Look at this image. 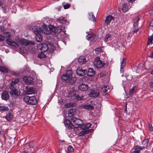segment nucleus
<instances>
[{
  "mask_svg": "<svg viewBox=\"0 0 153 153\" xmlns=\"http://www.w3.org/2000/svg\"><path fill=\"white\" fill-rule=\"evenodd\" d=\"M33 144V142H30L29 145V146H30L29 148L28 149V151H23L22 153H32L33 152V149H31V151L30 152L29 151V150H30L31 148H33V146L32 145Z\"/></svg>",
  "mask_w": 153,
  "mask_h": 153,
  "instance_id": "24",
  "label": "nucleus"
},
{
  "mask_svg": "<svg viewBox=\"0 0 153 153\" xmlns=\"http://www.w3.org/2000/svg\"><path fill=\"white\" fill-rule=\"evenodd\" d=\"M138 28L135 29L134 30H133V32L134 33H136L138 31Z\"/></svg>",
  "mask_w": 153,
  "mask_h": 153,
  "instance_id": "58",
  "label": "nucleus"
},
{
  "mask_svg": "<svg viewBox=\"0 0 153 153\" xmlns=\"http://www.w3.org/2000/svg\"><path fill=\"white\" fill-rule=\"evenodd\" d=\"M109 91L107 86H102L101 88V93L103 96H107Z\"/></svg>",
  "mask_w": 153,
  "mask_h": 153,
  "instance_id": "11",
  "label": "nucleus"
},
{
  "mask_svg": "<svg viewBox=\"0 0 153 153\" xmlns=\"http://www.w3.org/2000/svg\"><path fill=\"white\" fill-rule=\"evenodd\" d=\"M108 63L107 61H102L100 60L99 57H96L94 62V65L97 68H105L108 65Z\"/></svg>",
  "mask_w": 153,
  "mask_h": 153,
  "instance_id": "1",
  "label": "nucleus"
},
{
  "mask_svg": "<svg viewBox=\"0 0 153 153\" xmlns=\"http://www.w3.org/2000/svg\"><path fill=\"white\" fill-rule=\"evenodd\" d=\"M23 81L26 83L29 84H33L34 83V79L30 76H25L23 78Z\"/></svg>",
  "mask_w": 153,
  "mask_h": 153,
  "instance_id": "6",
  "label": "nucleus"
},
{
  "mask_svg": "<svg viewBox=\"0 0 153 153\" xmlns=\"http://www.w3.org/2000/svg\"><path fill=\"white\" fill-rule=\"evenodd\" d=\"M87 134V131H81L79 134V136H83Z\"/></svg>",
  "mask_w": 153,
  "mask_h": 153,
  "instance_id": "47",
  "label": "nucleus"
},
{
  "mask_svg": "<svg viewBox=\"0 0 153 153\" xmlns=\"http://www.w3.org/2000/svg\"><path fill=\"white\" fill-rule=\"evenodd\" d=\"M151 74L152 75H153V70L151 72Z\"/></svg>",
  "mask_w": 153,
  "mask_h": 153,
  "instance_id": "62",
  "label": "nucleus"
},
{
  "mask_svg": "<svg viewBox=\"0 0 153 153\" xmlns=\"http://www.w3.org/2000/svg\"><path fill=\"white\" fill-rule=\"evenodd\" d=\"M99 94V92L97 91L92 90L90 92L88 96L91 97H98Z\"/></svg>",
  "mask_w": 153,
  "mask_h": 153,
  "instance_id": "14",
  "label": "nucleus"
},
{
  "mask_svg": "<svg viewBox=\"0 0 153 153\" xmlns=\"http://www.w3.org/2000/svg\"><path fill=\"white\" fill-rule=\"evenodd\" d=\"M71 121H72L74 124V129H77L78 128H80L81 129L82 128H83L82 126L83 123L82 120L79 119L75 117H73L71 119Z\"/></svg>",
  "mask_w": 153,
  "mask_h": 153,
  "instance_id": "3",
  "label": "nucleus"
},
{
  "mask_svg": "<svg viewBox=\"0 0 153 153\" xmlns=\"http://www.w3.org/2000/svg\"><path fill=\"white\" fill-rule=\"evenodd\" d=\"M145 148L144 146H140L138 145L136 146L134 148V150L131 153H140V151Z\"/></svg>",
  "mask_w": 153,
  "mask_h": 153,
  "instance_id": "16",
  "label": "nucleus"
},
{
  "mask_svg": "<svg viewBox=\"0 0 153 153\" xmlns=\"http://www.w3.org/2000/svg\"><path fill=\"white\" fill-rule=\"evenodd\" d=\"M15 40L19 44L22 45H24L26 46L29 45L30 44L33 45L35 44V43L34 42L29 41L25 39H22L20 38H17V39H16Z\"/></svg>",
  "mask_w": 153,
  "mask_h": 153,
  "instance_id": "5",
  "label": "nucleus"
},
{
  "mask_svg": "<svg viewBox=\"0 0 153 153\" xmlns=\"http://www.w3.org/2000/svg\"><path fill=\"white\" fill-rule=\"evenodd\" d=\"M2 7L4 10L7 9V7L5 6H2Z\"/></svg>",
  "mask_w": 153,
  "mask_h": 153,
  "instance_id": "60",
  "label": "nucleus"
},
{
  "mask_svg": "<svg viewBox=\"0 0 153 153\" xmlns=\"http://www.w3.org/2000/svg\"><path fill=\"white\" fill-rule=\"evenodd\" d=\"M13 115L11 112L9 113L5 116L4 117L8 121H10L13 117Z\"/></svg>",
  "mask_w": 153,
  "mask_h": 153,
  "instance_id": "22",
  "label": "nucleus"
},
{
  "mask_svg": "<svg viewBox=\"0 0 153 153\" xmlns=\"http://www.w3.org/2000/svg\"><path fill=\"white\" fill-rule=\"evenodd\" d=\"M4 134V130L1 128V127H0V137L3 136Z\"/></svg>",
  "mask_w": 153,
  "mask_h": 153,
  "instance_id": "49",
  "label": "nucleus"
},
{
  "mask_svg": "<svg viewBox=\"0 0 153 153\" xmlns=\"http://www.w3.org/2000/svg\"><path fill=\"white\" fill-rule=\"evenodd\" d=\"M67 149L68 152H72L74 151V148L71 146H69Z\"/></svg>",
  "mask_w": 153,
  "mask_h": 153,
  "instance_id": "45",
  "label": "nucleus"
},
{
  "mask_svg": "<svg viewBox=\"0 0 153 153\" xmlns=\"http://www.w3.org/2000/svg\"><path fill=\"white\" fill-rule=\"evenodd\" d=\"M75 103L74 102H69L66 104L65 107L66 108H69L75 105Z\"/></svg>",
  "mask_w": 153,
  "mask_h": 153,
  "instance_id": "31",
  "label": "nucleus"
},
{
  "mask_svg": "<svg viewBox=\"0 0 153 153\" xmlns=\"http://www.w3.org/2000/svg\"><path fill=\"white\" fill-rule=\"evenodd\" d=\"M25 92L27 94H35V91L34 88L31 87H26L25 88Z\"/></svg>",
  "mask_w": 153,
  "mask_h": 153,
  "instance_id": "17",
  "label": "nucleus"
},
{
  "mask_svg": "<svg viewBox=\"0 0 153 153\" xmlns=\"http://www.w3.org/2000/svg\"><path fill=\"white\" fill-rule=\"evenodd\" d=\"M150 44H153V34L151 36H150L148 40L147 45H149Z\"/></svg>",
  "mask_w": 153,
  "mask_h": 153,
  "instance_id": "36",
  "label": "nucleus"
},
{
  "mask_svg": "<svg viewBox=\"0 0 153 153\" xmlns=\"http://www.w3.org/2000/svg\"><path fill=\"white\" fill-rule=\"evenodd\" d=\"M111 37V35L109 34H107L105 38L104 39V41L105 42H107L108 41V39H109Z\"/></svg>",
  "mask_w": 153,
  "mask_h": 153,
  "instance_id": "46",
  "label": "nucleus"
},
{
  "mask_svg": "<svg viewBox=\"0 0 153 153\" xmlns=\"http://www.w3.org/2000/svg\"><path fill=\"white\" fill-rule=\"evenodd\" d=\"M65 74L70 78L72 74V71L71 70L66 71Z\"/></svg>",
  "mask_w": 153,
  "mask_h": 153,
  "instance_id": "43",
  "label": "nucleus"
},
{
  "mask_svg": "<svg viewBox=\"0 0 153 153\" xmlns=\"http://www.w3.org/2000/svg\"><path fill=\"white\" fill-rule=\"evenodd\" d=\"M19 79H15L14 81H13L10 84V85L15 86V85L18 83V82H19Z\"/></svg>",
  "mask_w": 153,
  "mask_h": 153,
  "instance_id": "41",
  "label": "nucleus"
},
{
  "mask_svg": "<svg viewBox=\"0 0 153 153\" xmlns=\"http://www.w3.org/2000/svg\"><path fill=\"white\" fill-rule=\"evenodd\" d=\"M78 60V63L80 65L85 64L86 62L85 57L84 56H80Z\"/></svg>",
  "mask_w": 153,
  "mask_h": 153,
  "instance_id": "20",
  "label": "nucleus"
},
{
  "mask_svg": "<svg viewBox=\"0 0 153 153\" xmlns=\"http://www.w3.org/2000/svg\"><path fill=\"white\" fill-rule=\"evenodd\" d=\"M126 63V58H123L121 62V66L125 67Z\"/></svg>",
  "mask_w": 153,
  "mask_h": 153,
  "instance_id": "37",
  "label": "nucleus"
},
{
  "mask_svg": "<svg viewBox=\"0 0 153 153\" xmlns=\"http://www.w3.org/2000/svg\"><path fill=\"white\" fill-rule=\"evenodd\" d=\"M33 30L34 33L36 34H40L41 33V28L37 26L34 27Z\"/></svg>",
  "mask_w": 153,
  "mask_h": 153,
  "instance_id": "21",
  "label": "nucleus"
},
{
  "mask_svg": "<svg viewBox=\"0 0 153 153\" xmlns=\"http://www.w3.org/2000/svg\"><path fill=\"white\" fill-rule=\"evenodd\" d=\"M68 112L69 116L71 117L74 115V110L73 109H70Z\"/></svg>",
  "mask_w": 153,
  "mask_h": 153,
  "instance_id": "40",
  "label": "nucleus"
},
{
  "mask_svg": "<svg viewBox=\"0 0 153 153\" xmlns=\"http://www.w3.org/2000/svg\"><path fill=\"white\" fill-rule=\"evenodd\" d=\"M9 95L8 92L6 91L2 92L1 94V98L3 100H7L9 98Z\"/></svg>",
  "mask_w": 153,
  "mask_h": 153,
  "instance_id": "15",
  "label": "nucleus"
},
{
  "mask_svg": "<svg viewBox=\"0 0 153 153\" xmlns=\"http://www.w3.org/2000/svg\"><path fill=\"white\" fill-rule=\"evenodd\" d=\"M137 92V88L136 87H133L130 90L129 94L130 95H132L135 93Z\"/></svg>",
  "mask_w": 153,
  "mask_h": 153,
  "instance_id": "32",
  "label": "nucleus"
},
{
  "mask_svg": "<svg viewBox=\"0 0 153 153\" xmlns=\"http://www.w3.org/2000/svg\"><path fill=\"white\" fill-rule=\"evenodd\" d=\"M74 95V98H75V99L77 100H80L82 99V98L83 97V96L81 94V93L79 92L77 95H76L74 94H73Z\"/></svg>",
  "mask_w": 153,
  "mask_h": 153,
  "instance_id": "26",
  "label": "nucleus"
},
{
  "mask_svg": "<svg viewBox=\"0 0 153 153\" xmlns=\"http://www.w3.org/2000/svg\"><path fill=\"white\" fill-rule=\"evenodd\" d=\"M4 36L7 38H9L11 36V34L9 32H4Z\"/></svg>",
  "mask_w": 153,
  "mask_h": 153,
  "instance_id": "44",
  "label": "nucleus"
},
{
  "mask_svg": "<svg viewBox=\"0 0 153 153\" xmlns=\"http://www.w3.org/2000/svg\"><path fill=\"white\" fill-rule=\"evenodd\" d=\"M150 87L151 88H153V79H152L149 82Z\"/></svg>",
  "mask_w": 153,
  "mask_h": 153,
  "instance_id": "53",
  "label": "nucleus"
},
{
  "mask_svg": "<svg viewBox=\"0 0 153 153\" xmlns=\"http://www.w3.org/2000/svg\"><path fill=\"white\" fill-rule=\"evenodd\" d=\"M64 3L63 4L64 8L65 9H67L70 7L71 5L69 4H64Z\"/></svg>",
  "mask_w": 153,
  "mask_h": 153,
  "instance_id": "48",
  "label": "nucleus"
},
{
  "mask_svg": "<svg viewBox=\"0 0 153 153\" xmlns=\"http://www.w3.org/2000/svg\"><path fill=\"white\" fill-rule=\"evenodd\" d=\"M0 71L4 73H7L8 72V69L4 67L0 66Z\"/></svg>",
  "mask_w": 153,
  "mask_h": 153,
  "instance_id": "35",
  "label": "nucleus"
},
{
  "mask_svg": "<svg viewBox=\"0 0 153 153\" xmlns=\"http://www.w3.org/2000/svg\"><path fill=\"white\" fill-rule=\"evenodd\" d=\"M76 74L79 76H84L87 73V71L85 70H83L82 68H79L76 71Z\"/></svg>",
  "mask_w": 153,
  "mask_h": 153,
  "instance_id": "10",
  "label": "nucleus"
},
{
  "mask_svg": "<svg viewBox=\"0 0 153 153\" xmlns=\"http://www.w3.org/2000/svg\"><path fill=\"white\" fill-rule=\"evenodd\" d=\"M151 58H153V51H152L150 54L149 56Z\"/></svg>",
  "mask_w": 153,
  "mask_h": 153,
  "instance_id": "56",
  "label": "nucleus"
},
{
  "mask_svg": "<svg viewBox=\"0 0 153 153\" xmlns=\"http://www.w3.org/2000/svg\"><path fill=\"white\" fill-rule=\"evenodd\" d=\"M23 100L27 104L35 105L37 103L36 99L34 97L26 96L24 97Z\"/></svg>",
  "mask_w": 153,
  "mask_h": 153,
  "instance_id": "4",
  "label": "nucleus"
},
{
  "mask_svg": "<svg viewBox=\"0 0 153 153\" xmlns=\"http://www.w3.org/2000/svg\"><path fill=\"white\" fill-rule=\"evenodd\" d=\"M114 18L111 16L109 15L106 18L105 20L104 25H109V23Z\"/></svg>",
  "mask_w": 153,
  "mask_h": 153,
  "instance_id": "18",
  "label": "nucleus"
},
{
  "mask_svg": "<svg viewBox=\"0 0 153 153\" xmlns=\"http://www.w3.org/2000/svg\"><path fill=\"white\" fill-rule=\"evenodd\" d=\"M41 32L45 34H49L55 31V27L54 26L50 25L48 27L47 25H43L41 28Z\"/></svg>",
  "mask_w": 153,
  "mask_h": 153,
  "instance_id": "2",
  "label": "nucleus"
},
{
  "mask_svg": "<svg viewBox=\"0 0 153 153\" xmlns=\"http://www.w3.org/2000/svg\"><path fill=\"white\" fill-rule=\"evenodd\" d=\"M45 55L43 53H39L38 54V57L40 58H42L45 57Z\"/></svg>",
  "mask_w": 153,
  "mask_h": 153,
  "instance_id": "50",
  "label": "nucleus"
},
{
  "mask_svg": "<svg viewBox=\"0 0 153 153\" xmlns=\"http://www.w3.org/2000/svg\"><path fill=\"white\" fill-rule=\"evenodd\" d=\"M36 39L37 42H40L42 41V36L40 34H36Z\"/></svg>",
  "mask_w": 153,
  "mask_h": 153,
  "instance_id": "30",
  "label": "nucleus"
},
{
  "mask_svg": "<svg viewBox=\"0 0 153 153\" xmlns=\"http://www.w3.org/2000/svg\"><path fill=\"white\" fill-rule=\"evenodd\" d=\"M67 20L65 17H61L59 19H57V21L60 23H63L66 22Z\"/></svg>",
  "mask_w": 153,
  "mask_h": 153,
  "instance_id": "29",
  "label": "nucleus"
},
{
  "mask_svg": "<svg viewBox=\"0 0 153 153\" xmlns=\"http://www.w3.org/2000/svg\"><path fill=\"white\" fill-rule=\"evenodd\" d=\"M95 72L93 68H88L87 75L89 76H92L94 75Z\"/></svg>",
  "mask_w": 153,
  "mask_h": 153,
  "instance_id": "23",
  "label": "nucleus"
},
{
  "mask_svg": "<svg viewBox=\"0 0 153 153\" xmlns=\"http://www.w3.org/2000/svg\"><path fill=\"white\" fill-rule=\"evenodd\" d=\"M59 102L61 104H62L64 103V100L62 99H59Z\"/></svg>",
  "mask_w": 153,
  "mask_h": 153,
  "instance_id": "54",
  "label": "nucleus"
},
{
  "mask_svg": "<svg viewBox=\"0 0 153 153\" xmlns=\"http://www.w3.org/2000/svg\"><path fill=\"white\" fill-rule=\"evenodd\" d=\"M6 41L7 43L10 45L13 46L16 48L19 47V45L15 41H13L10 39H7Z\"/></svg>",
  "mask_w": 153,
  "mask_h": 153,
  "instance_id": "12",
  "label": "nucleus"
},
{
  "mask_svg": "<svg viewBox=\"0 0 153 153\" xmlns=\"http://www.w3.org/2000/svg\"><path fill=\"white\" fill-rule=\"evenodd\" d=\"M117 42V41L116 40H114V43H116Z\"/></svg>",
  "mask_w": 153,
  "mask_h": 153,
  "instance_id": "63",
  "label": "nucleus"
},
{
  "mask_svg": "<svg viewBox=\"0 0 153 153\" xmlns=\"http://www.w3.org/2000/svg\"><path fill=\"white\" fill-rule=\"evenodd\" d=\"M1 1H0V5H1Z\"/></svg>",
  "mask_w": 153,
  "mask_h": 153,
  "instance_id": "64",
  "label": "nucleus"
},
{
  "mask_svg": "<svg viewBox=\"0 0 153 153\" xmlns=\"http://www.w3.org/2000/svg\"><path fill=\"white\" fill-rule=\"evenodd\" d=\"M88 18L89 20L93 21H96V19L92 12H90L88 13Z\"/></svg>",
  "mask_w": 153,
  "mask_h": 153,
  "instance_id": "27",
  "label": "nucleus"
},
{
  "mask_svg": "<svg viewBox=\"0 0 153 153\" xmlns=\"http://www.w3.org/2000/svg\"><path fill=\"white\" fill-rule=\"evenodd\" d=\"M139 20L140 19L137 16L134 17L133 19V25L134 27H137L138 26V22Z\"/></svg>",
  "mask_w": 153,
  "mask_h": 153,
  "instance_id": "25",
  "label": "nucleus"
},
{
  "mask_svg": "<svg viewBox=\"0 0 153 153\" xmlns=\"http://www.w3.org/2000/svg\"><path fill=\"white\" fill-rule=\"evenodd\" d=\"M5 39V38L3 36L0 35V42L4 41Z\"/></svg>",
  "mask_w": 153,
  "mask_h": 153,
  "instance_id": "52",
  "label": "nucleus"
},
{
  "mask_svg": "<svg viewBox=\"0 0 153 153\" xmlns=\"http://www.w3.org/2000/svg\"><path fill=\"white\" fill-rule=\"evenodd\" d=\"M125 67H121V66L120 67V71L121 73H123V72L124 71V70H123V68H125Z\"/></svg>",
  "mask_w": 153,
  "mask_h": 153,
  "instance_id": "55",
  "label": "nucleus"
},
{
  "mask_svg": "<svg viewBox=\"0 0 153 153\" xmlns=\"http://www.w3.org/2000/svg\"><path fill=\"white\" fill-rule=\"evenodd\" d=\"M88 33L89 32H88L87 33L88 35L86 36L87 40L92 42L96 41L97 39V36L94 34L90 33Z\"/></svg>",
  "mask_w": 153,
  "mask_h": 153,
  "instance_id": "9",
  "label": "nucleus"
},
{
  "mask_svg": "<svg viewBox=\"0 0 153 153\" xmlns=\"http://www.w3.org/2000/svg\"><path fill=\"white\" fill-rule=\"evenodd\" d=\"M91 126V124L89 123H87V124H85V125H83V124L82 125V126H83V127H84L83 128H82L81 129H83L84 130H86V129H88L89 128L90 126Z\"/></svg>",
  "mask_w": 153,
  "mask_h": 153,
  "instance_id": "34",
  "label": "nucleus"
},
{
  "mask_svg": "<svg viewBox=\"0 0 153 153\" xmlns=\"http://www.w3.org/2000/svg\"><path fill=\"white\" fill-rule=\"evenodd\" d=\"M0 153H4V151L1 148H0Z\"/></svg>",
  "mask_w": 153,
  "mask_h": 153,
  "instance_id": "57",
  "label": "nucleus"
},
{
  "mask_svg": "<svg viewBox=\"0 0 153 153\" xmlns=\"http://www.w3.org/2000/svg\"><path fill=\"white\" fill-rule=\"evenodd\" d=\"M149 130L151 131L152 132L153 131V127L152 126V125L151 124H149Z\"/></svg>",
  "mask_w": 153,
  "mask_h": 153,
  "instance_id": "51",
  "label": "nucleus"
},
{
  "mask_svg": "<svg viewBox=\"0 0 153 153\" xmlns=\"http://www.w3.org/2000/svg\"><path fill=\"white\" fill-rule=\"evenodd\" d=\"M88 88V85L82 84L79 85L78 88L82 91H85L87 90Z\"/></svg>",
  "mask_w": 153,
  "mask_h": 153,
  "instance_id": "19",
  "label": "nucleus"
},
{
  "mask_svg": "<svg viewBox=\"0 0 153 153\" xmlns=\"http://www.w3.org/2000/svg\"><path fill=\"white\" fill-rule=\"evenodd\" d=\"M10 94L16 96H19L20 94V91H18L16 88L15 86L11 85L10 87Z\"/></svg>",
  "mask_w": 153,
  "mask_h": 153,
  "instance_id": "7",
  "label": "nucleus"
},
{
  "mask_svg": "<svg viewBox=\"0 0 153 153\" xmlns=\"http://www.w3.org/2000/svg\"><path fill=\"white\" fill-rule=\"evenodd\" d=\"M70 78L66 74L63 75L61 76L62 79L65 81L67 80Z\"/></svg>",
  "mask_w": 153,
  "mask_h": 153,
  "instance_id": "42",
  "label": "nucleus"
},
{
  "mask_svg": "<svg viewBox=\"0 0 153 153\" xmlns=\"http://www.w3.org/2000/svg\"><path fill=\"white\" fill-rule=\"evenodd\" d=\"M152 24H153V20H152L151 22V23L150 24V26H151V27H153V25H152Z\"/></svg>",
  "mask_w": 153,
  "mask_h": 153,
  "instance_id": "59",
  "label": "nucleus"
},
{
  "mask_svg": "<svg viewBox=\"0 0 153 153\" xmlns=\"http://www.w3.org/2000/svg\"><path fill=\"white\" fill-rule=\"evenodd\" d=\"M76 80V78L74 77L71 78L69 81V83L70 84L75 83Z\"/></svg>",
  "mask_w": 153,
  "mask_h": 153,
  "instance_id": "39",
  "label": "nucleus"
},
{
  "mask_svg": "<svg viewBox=\"0 0 153 153\" xmlns=\"http://www.w3.org/2000/svg\"><path fill=\"white\" fill-rule=\"evenodd\" d=\"M84 107L85 109L88 110H92L94 108V106L90 104L84 105Z\"/></svg>",
  "mask_w": 153,
  "mask_h": 153,
  "instance_id": "28",
  "label": "nucleus"
},
{
  "mask_svg": "<svg viewBox=\"0 0 153 153\" xmlns=\"http://www.w3.org/2000/svg\"><path fill=\"white\" fill-rule=\"evenodd\" d=\"M63 123L66 127L68 129L74 128V125L71 123L69 120L67 119L65 120Z\"/></svg>",
  "mask_w": 153,
  "mask_h": 153,
  "instance_id": "8",
  "label": "nucleus"
},
{
  "mask_svg": "<svg viewBox=\"0 0 153 153\" xmlns=\"http://www.w3.org/2000/svg\"><path fill=\"white\" fill-rule=\"evenodd\" d=\"M9 109L7 107L1 106H0V111H8Z\"/></svg>",
  "mask_w": 153,
  "mask_h": 153,
  "instance_id": "38",
  "label": "nucleus"
},
{
  "mask_svg": "<svg viewBox=\"0 0 153 153\" xmlns=\"http://www.w3.org/2000/svg\"><path fill=\"white\" fill-rule=\"evenodd\" d=\"M122 9L123 12L125 13L128 10V6L126 4H124L123 5Z\"/></svg>",
  "mask_w": 153,
  "mask_h": 153,
  "instance_id": "33",
  "label": "nucleus"
},
{
  "mask_svg": "<svg viewBox=\"0 0 153 153\" xmlns=\"http://www.w3.org/2000/svg\"><path fill=\"white\" fill-rule=\"evenodd\" d=\"M39 47L42 52H45L48 49V46L46 44H41L39 45Z\"/></svg>",
  "mask_w": 153,
  "mask_h": 153,
  "instance_id": "13",
  "label": "nucleus"
},
{
  "mask_svg": "<svg viewBox=\"0 0 153 153\" xmlns=\"http://www.w3.org/2000/svg\"><path fill=\"white\" fill-rule=\"evenodd\" d=\"M128 75L127 76H126V78L128 80H130V79H129V78H128Z\"/></svg>",
  "mask_w": 153,
  "mask_h": 153,
  "instance_id": "61",
  "label": "nucleus"
}]
</instances>
